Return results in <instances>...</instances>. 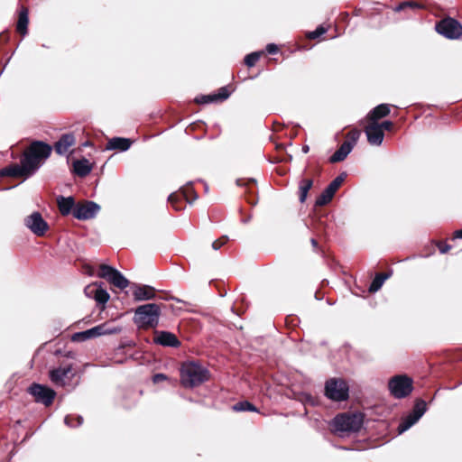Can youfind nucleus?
Returning a JSON list of instances; mask_svg holds the SVG:
<instances>
[{
    "label": "nucleus",
    "instance_id": "obj_1",
    "mask_svg": "<svg viewBox=\"0 0 462 462\" xmlns=\"http://www.w3.org/2000/svg\"><path fill=\"white\" fill-rule=\"evenodd\" d=\"M52 147L42 141H34L24 152L20 163L9 165L0 171L1 176L23 177L27 179L36 173L47 160Z\"/></svg>",
    "mask_w": 462,
    "mask_h": 462
},
{
    "label": "nucleus",
    "instance_id": "obj_2",
    "mask_svg": "<svg viewBox=\"0 0 462 462\" xmlns=\"http://www.w3.org/2000/svg\"><path fill=\"white\" fill-rule=\"evenodd\" d=\"M209 378L208 370L197 363H188L180 370V382L185 387L193 388L200 385Z\"/></svg>",
    "mask_w": 462,
    "mask_h": 462
},
{
    "label": "nucleus",
    "instance_id": "obj_3",
    "mask_svg": "<svg viewBox=\"0 0 462 462\" xmlns=\"http://www.w3.org/2000/svg\"><path fill=\"white\" fill-rule=\"evenodd\" d=\"M160 316V306L156 303H148L135 309L134 322L138 328H155L159 324Z\"/></svg>",
    "mask_w": 462,
    "mask_h": 462
},
{
    "label": "nucleus",
    "instance_id": "obj_4",
    "mask_svg": "<svg viewBox=\"0 0 462 462\" xmlns=\"http://www.w3.org/2000/svg\"><path fill=\"white\" fill-rule=\"evenodd\" d=\"M363 416L360 413H341L332 420L334 430L340 436L357 432L362 428Z\"/></svg>",
    "mask_w": 462,
    "mask_h": 462
},
{
    "label": "nucleus",
    "instance_id": "obj_5",
    "mask_svg": "<svg viewBox=\"0 0 462 462\" xmlns=\"http://www.w3.org/2000/svg\"><path fill=\"white\" fill-rule=\"evenodd\" d=\"M388 389L394 398L402 399L412 392L413 381L405 374H398L389 380Z\"/></svg>",
    "mask_w": 462,
    "mask_h": 462
},
{
    "label": "nucleus",
    "instance_id": "obj_6",
    "mask_svg": "<svg viewBox=\"0 0 462 462\" xmlns=\"http://www.w3.org/2000/svg\"><path fill=\"white\" fill-rule=\"evenodd\" d=\"M325 396L334 402L347 400L349 396L347 383L340 378H330L325 383Z\"/></svg>",
    "mask_w": 462,
    "mask_h": 462
},
{
    "label": "nucleus",
    "instance_id": "obj_7",
    "mask_svg": "<svg viewBox=\"0 0 462 462\" xmlns=\"http://www.w3.org/2000/svg\"><path fill=\"white\" fill-rule=\"evenodd\" d=\"M436 31L450 40H457L462 37V24L451 17L442 19L437 23Z\"/></svg>",
    "mask_w": 462,
    "mask_h": 462
},
{
    "label": "nucleus",
    "instance_id": "obj_8",
    "mask_svg": "<svg viewBox=\"0 0 462 462\" xmlns=\"http://www.w3.org/2000/svg\"><path fill=\"white\" fill-rule=\"evenodd\" d=\"M98 276L121 290L127 288L129 285V281L118 270L107 264L100 265Z\"/></svg>",
    "mask_w": 462,
    "mask_h": 462
},
{
    "label": "nucleus",
    "instance_id": "obj_9",
    "mask_svg": "<svg viewBox=\"0 0 462 462\" xmlns=\"http://www.w3.org/2000/svg\"><path fill=\"white\" fill-rule=\"evenodd\" d=\"M28 393L33 396L36 402L50 406L55 399L56 393L51 388L33 383L29 388Z\"/></svg>",
    "mask_w": 462,
    "mask_h": 462
},
{
    "label": "nucleus",
    "instance_id": "obj_10",
    "mask_svg": "<svg viewBox=\"0 0 462 462\" xmlns=\"http://www.w3.org/2000/svg\"><path fill=\"white\" fill-rule=\"evenodd\" d=\"M198 198L199 195L193 189V188L191 186H188L181 188L177 192L170 194L168 197V201L171 204L175 210H181L182 207L179 205L180 202L185 200L186 202L191 204L193 201L197 200Z\"/></svg>",
    "mask_w": 462,
    "mask_h": 462
},
{
    "label": "nucleus",
    "instance_id": "obj_11",
    "mask_svg": "<svg viewBox=\"0 0 462 462\" xmlns=\"http://www.w3.org/2000/svg\"><path fill=\"white\" fill-rule=\"evenodd\" d=\"M100 210V206L94 201H85L76 205L73 210V217L79 220L93 218Z\"/></svg>",
    "mask_w": 462,
    "mask_h": 462
},
{
    "label": "nucleus",
    "instance_id": "obj_12",
    "mask_svg": "<svg viewBox=\"0 0 462 462\" xmlns=\"http://www.w3.org/2000/svg\"><path fill=\"white\" fill-rule=\"evenodd\" d=\"M24 225L37 236H42L49 228L41 213L35 211L24 218Z\"/></svg>",
    "mask_w": 462,
    "mask_h": 462
},
{
    "label": "nucleus",
    "instance_id": "obj_13",
    "mask_svg": "<svg viewBox=\"0 0 462 462\" xmlns=\"http://www.w3.org/2000/svg\"><path fill=\"white\" fill-rule=\"evenodd\" d=\"M345 178V172L336 177L316 199V206H324L330 202Z\"/></svg>",
    "mask_w": 462,
    "mask_h": 462
},
{
    "label": "nucleus",
    "instance_id": "obj_14",
    "mask_svg": "<svg viewBox=\"0 0 462 462\" xmlns=\"http://www.w3.org/2000/svg\"><path fill=\"white\" fill-rule=\"evenodd\" d=\"M116 332V330H108L106 328L105 325L96 326L85 331L75 333L72 336V340L74 341H85L89 338L97 337L106 334H112Z\"/></svg>",
    "mask_w": 462,
    "mask_h": 462
},
{
    "label": "nucleus",
    "instance_id": "obj_15",
    "mask_svg": "<svg viewBox=\"0 0 462 462\" xmlns=\"http://www.w3.org/2000/svg\"><path fill=\"white\" fill-rule=\"evenodd\" d=\"M84 292L88 297L94 298L98 304H106L110 298L106 290L103 289L100 285L98 286L97 282L87 286Z\"/></svg>",
    "mask_w": 462,
    "mask_h": 462
},
{
    "label": "nucleus",
    "instance_id": "obj_16",
    "mask_svg": "<svg viewBox=\"0 0 462 462\" xmlns=\"http://www.w3.org/2000/svg\"><path fill=\"white\" fill-rule=\"evenodd\" d=\"M133 296L135 301L153 300L156 291L150 285L133 284Z\"/></svg>",
    "mask_w": 462,
    "mask_h": 462
},
{
    "label": "nucleus",
    "instance_id": "obj_17",
    "mask_svg": "<svg viewBox=\"0 0 462 462\" xmlns=\"http://www.w3.org/2000/svg\"><path fill=\"white\" fill-rule=\"evenodd\" d=\"M153 342L169 347H179L181 344L175 334L169 331H155Z\"/></svg>",
    "mask_w": 462,
    "mask_h": 462
},
{
    "label": "nucleus",
    "instance_id": "obj_18",
    "mask_svg": "<svg viewBox=\"0 0 462 462\" xmlns=\"http://www.w3.org/2000/svg\"><path fill=\"white\" fill-rule=\"evenodd\" d=\"M230 96V92L227 89V87L220 88L217 93L209 94V95H201L195 98L196 103L198 104H210L218 101H224L227 99Z\"/></svg>",
    "mask_w": 462,
    "mask_h": 462
},
{
    "label": "nucleus",
    "instance_id": "obj_19",
    "mask_svg": "<svg viewBox=\"0 0 462 462\" xmlns=\"http://www.w3.org/2000/svg\"><path fill=\"white\" fill-rule=\"evenodd\" d=\"M365 133L367 137V141L371 145L379 146L382 144L384 137V134L380 129L378 123H372L365 126Z\"/></svg>",
    "mask_w": 462,
    "mask_h": 462
},
{
    "label": "nucleus",
    "instance_id": "obj_20",
    "mask_svg": "<svg viewBox=\"0 0 462 462\" xmlns=\"http://www.w3.org/2000/svg\"><path fill=\"white\" fill-rule=\"evenodd\" d=\"M76 139L73 134H64L55 143L54 150L59 155H64L67 153L69 147L75 144Z\"/></svg>",
    "mask_w": 462,
    "mask_h": 462
},
{
    "label": "nucleus",
    "instance_id": "obj_21",
    "mask_svg": "<svg viewBox=\"0 0 462 462\" xmlns=\"http://www.w3.org/2000/svg\"><path fill=\"white\" fill-rule=\"evenodd\" d=\"M72 365L60 366L50 371V379L57 385L63 386L65 384L64 379L71 373Z\"/></svg>",
    "mask_w": 462,
    "mask_h": 462
},
{
    "label": "nucleus",
    "instance_id": "obj_22",
    "mask_svg": "<svg viewBox=\"0 0 462 462\" xmlns=\"http://www.w3.org/2000/svg\"><path fill=\"white\" fill-rule=\"evenodd\" d=\"M131 144L132 141L129 138L113 137L107 142L106 149L125 152L131 147Z\"/></svg>",
    "mask_w": 462,
    "mask_h": 462
},
{
    "label": "nucleus",
    "instance_id": "obj_23",
    "mask_svg": "<svg viewBox=\"0 0 462 462\" xmlns=\"http://www.w3.org/2000/svg\"><path fill=\"white\" fill-rule=\"evenodd\" d=\"M390 106L388 104H380L374 107L367 115V119L372 123H377V121L390 114Z\"/></svg>",
    "mask_w": 462,
    "mask_h": 462
},
{
    "label": "nucleus",
    "instance_id": "obj_24",
    "mask_svg": "<svg viewBox=\"0 0 462 462\" xmlns=\"http://www.w3.org/2000/svg\"><path fill=\"white\" fill-rule=\"evenodd\" d=\"M57 202L59 206V210L61 213V215H73V210L77 204H75L74 199L72 197L60 196L57 198Z\"/></svg>",
    "mask_w": 462,
    "mask_h": 462
},
{
    "label": "nucleus",
    "instance_id": "obj_25",
    "mask_svg": "<svg viewBox=\"0 0 462 462\" xmlns=\"http://www.w3.org/2000/svg\"><path fill=\"white\" fill-rule=\"evenodd\" d=\"M352 150L353 147L348 143L344 142L340 147L330 156L329 162L331 163H335L344 161L352 152Z\"/></svg>",
    "mask_w": 462,
    "mask_h": 462
},
{
    "label": "nucleus",
    "instance_id": "obj_26",
    "mask_svg": "<svg viewBox=\"0 0 462 462\" xmlns=\"http://www.w3.org/2000/svg\"><path fill=\"white\" fill-rule=\"evenodd\" d=\"M73 170L78 176L86 177L91 172L92 166L88 160L83 158L73 162Z\"/></svg>",
    "mask_w": 462,
    "mask_h": 462
},
{
    "label": "nucleus",
    "instance_id": "obj_27",
    "mask_svg": "<svg viewBox=\"0 0 462 462\" xmlns=\"http://www.w3.org/2000/svg\"><path fill=\"white\" fill-rule=\"evenodd\" d=\"M28 23H29L28 9L25 7H22V9L19 13V17H18V21H17V24H16V30L23 36H25L28 32Z\"/></svg>",
    "mask_w": 462,
    "mask_h": 462
},
{
    "label": "nucleus",
    "instance_id": "obj_28",
    "mask_svg": "<svg viewBox=\"0 0 462 462\" xmlns=\"http://www.w3.org/2000/svg\"><path fill=\"white\" fill-rule=\"evenodd\" d=\"M389 276L390 274L388 273H376L371 284L369 285V292L378 291L382 288L383 282L389 278Z\"/></svg>",
    "mask_w": 462,
    "mask_h": 462
},
{
    "label": "nucleus",
    "instance_id": "obj_29",
    "mask_svg": "<svg viewBox=\"0 0 462 462\" xmlns=\"http://www.w3.org/2000/svg\"><path fill=\"white\" fill-rule=\"evenodd\" d=\"M420 419L414 414L409 413L399 424L398 433L402 434L412 427Z\"/></svg>",
    "mask_w": 462,
    "mask_h": 462
},
{
    "label": "nucleus",
    "instance_id": "obj_30",
    "mask_svg": "<svg viewBox=\"0 0 462 462\" xmlns=\"http://www.w3.org/2000/svg\"><path fill=\"white\" fill-rule=\"evenodd\" d=\"M420 419L414 414L409 413L399 424L398 433L402 434L412 427Z\"/></svg>",
    "mask_w": 462,
    "mask_h": 462
},
{
    "label": "nucleus",
    "instance_id": "obj_31",
    "mask_svg": "<svg viewBox=\"0 0 462 462\" xmlns=\"http://www.w3.org/2000/svg\"><path fill=\"white\" fill-rule=\"evenodd\" d=\"M313 185V181L311 179H303L300 182L299 190H300V197L299 200L300 203H304L309 190L311 189Z\"/></svg>",
    "mask_w": 462,
    "mask_h": 462
},
{
    "label": "nucleus",
    "instance_id": "obj_32",
    "mask_svg": "<svg viewBox=\"0 0 462 462\" xmlns=\"http://www.w3.org/2000/svg\"><path fill=\"white\" fill-rule=\"evenodd\" d=\"M233 410L236 411H258L257 408L248 401H242L236 403L233 406Z\"/></svg>",
    "mask_w": 462,
    "mask_h": 462
},
{
    "label": "nucleus",
    "instance_id": "obj_33",
    "mask_svg": "<svg viewBox=\"0 0 462 462\" xmlns=\"http://www.w3.org/2000/svg\"><path fill=\"white\" fill-rule=\"evenodd\" d=\"M426 411H427L426 402L420 399V400L416 401L414 407L411 413L414 414V416H417L418 419H420L424 415Z\"/></svg>",
    "mask_w": 462,
    "mask_h": 462
},
{
    "label": "nucleus",
    "instance_id": "obj_34",
    "mask_svg": "<svg viewBox=\"0 0 462 462\" xmlns=\"http://www.w3.org/2000/svg\"><path fill=\"white\" fill-rule=\"evenodd\" d=\"M83 422V418L80 415H67L64 418V423L69 427L80 426Z\"/></svg>",
    "mask_w": 462,
    "mask_h": 462
},
{
    "label": "nucleus",
    "instance_id": "obj_35",
    "mask_svg": "<svg viewBox=\"0 0 462 462\" xmlns=\"http://www.w3.org/2000/svg\"><path fill=\"white\" fill-rule=\"evenodd\" d=\"M262 52L260 51H254L251 52L250 54H247L245 58V63L248 67H254L255 63L259 60L261 57Z\"/></svg>",
    "mask_w": 462,
    "mask_h": 462
},
{
    "label": "nucleus",
    "instance_id": "obj_36",
    "mask_svg": "<svg viewBox=\"0 0 462 462\" xmlns=\"http://www.w3.org/2000/svg\"><path fill=\"white\" fill-rule=\"evenodd\" d=\"M360 134H361V133L359 130L353 129L347 134V135H346L347 140L345 142L348 143L354 148V146L356 144V143L360 137Z\"/></svg>",
    "mask_w": 462,
    "mask_h": 462
},
{
    "label": "nucleus",
    "instance_id": "obj_37",
    "mask_svg": "<svg viewBox=\"0 0 462 462\" xmlns=\"http://www.w3.org/2000/svg\"><path fill=\"white\" fill-rule=\"evenodd\" d=\"M407 7H411V8H421L422 5L416 3V2H412V1H405V2H402L401 3L400 5H398L395 8H394V11L395 12H401L402 10H404L405 8Z\"/></svg>",
    "mask_w": 462,
    "mask_h": 462
},
{
    "label": "nucleus",
    "instance_id": "obj_38",
    "mask_svg": "<svg viewBox=\"0 0 462 462\" xmlns=\"http://www.w3.org/2000/svg\"><path fill=\"white\" fill-rule=\"evenodd\" d=\"M327 32V29L323 27L322 25H319L316 28V30L312 32H309L307 33V37L309 39L314 40L319 38V36L323 35Z\"/></svg>",
    "mask_w": 462,
    "mask_h": 462
},
{
    "label": "nucleus",
    "instance_id": "obj_39",
    "mask_svg": "<svg viewBox=\"0 0 462 462\" xmlns=\"http://www.w3.org/2000/svg\"><path fill=\"white\" fill-rule=\"evenodd\" d=\"M228 240V237L226 236L221 237L220 239H217L212 243V248L214 250H218L223 246Z\"/></svg>",
    "mask_w": 462,
    "mask_h": 462
},
{
    "label": "nucleus",
    "instance_id": "obj_40",
    "mask_svg": "<svg viewBox=\"0 0 462 462\" xmlns=\"http://www.w3.org/2000/svg\"><path fill=\"white\" fill-rule=\"evenodd\" d=\"M301 401L302 402H309L310 404H311L312 406L316 405L317 404V401L315 400V398L313 396H311V394L310 393H302V396H301Z\"/></svg>",
    "mask_w": 462,
    "mask_h": 462
},
{
    "label": "nucleus",
    "instance_id": "obj_41",
    "mask_svg": "<svg viewBox=\"0 0 462 462\" xmlns=\"http://www.w3.org/2000/svg\"><path fill=\"white\" fill-rule=\"evenodd\" d=\"M380 129L383 132V130L391 131L393 124L392 121H383V123L379 124Z\"/></svg>",
    "mask_w": 462,
    "mask_h": 462
},
{
    "label": "nucleus",
    "instance_id": "obj_42",
    "mask_svg": "<svg viewBox=\"0 0 462 462\" xmlns=\"http://www.w3.org/2000/svg\"><path fill=\"white\" fill-rule=\"evenodd\" d=\"M168 377L164 374H155L153 376H152V382L154 383H158L162 381H165L167 380Z\"/></svg>",
    "mask_w": 462,
    "mask_h": 462
},
{
    "label": "nucleus",
    "instance_id": "obj_43",
    "mask_svg": "<svg viewBox=\"0 0 462 462\" xmlns=\"http://www.w3.org/2000/svg\"><path fill=\"white\" fill-rule=\"evenodd\" d=\"M438 247H439L440 254H446L451 249V246L449 245L443 244V243H439L438 245Z\"/></svg>",
    "mask_w": 462,
    "mask_h": 462
},
{
    "label": "nucleus",
    "instance_id": "obj_44",
    "mask_svg": "<svg viewBox=\"0 0 462 462\" xmlns=\"http://www.w3.org/2000/svg\"><path fill=\"white\" fill-rule=\"evenodd\" d=\"M266 51L270 54H275L278 51V46L274 43H269L266 46Z\"/></svg>",
    "mask_w": 462,
    "mask_h": 462
},
{
    "label": "nucleus",
    "instance_id": "obj_45",
    "mask_svg": "<svg viewBox=\"0 0 462 462\" xmlns=\"http://www.w3.org/2000/svg\"><path fill=\"white\" fill-rule=\"evenodd\" d=\"M455 236H456V237H457V238H462V229L457 230V231L455 232Z\"/></svg>",
    "mask_w": 462,
    "mask_h": 462
},
{
    "label": "nucleus",
    "instance_id": "obj_46",
    "mask_svg": "<svg viewBox=\"0 0 462 462\" xmlns=\"http://www.w3.org/2000/svg\"><path fill=\"white\" fill-rule=\"evenodd\" d=\"M301 150H302L303 153H307L310 151V147H309V145L305 144V145L302 146Z\"/></svg>",
    "mask_w": 462,
    "mask_h": 462
},
{
    "label": "nucleus",
    "instance_id": "obj_47",
    "mask_svg": "<svg viewBox=\"0 0 462 462\" xmlns=\"http://www.w3.org/2000/svg\"><path fill=\"white\" fill-rule=\"evenodd\" d=\"M311 245H312L314 247H316V246L318 245V242H317V240H316V239H314V238H312V239H311Z\"/></svg>",
    "mask_w": 462,
    "mask_h": 462
},
{
    "label": "nucleus",
    "instance_id": "obj_48",
    "mask_svg": "<svg viewBox=\"0 0 462 462\" xmlns=\"http://www.w3.org/2000/svg\"><path fill=\"white\" fill-rule=\"evenodd\" d=\"M236 184H237L238 186H242V185H244V183L242 182V180H236Z\"/></svg>",
    "mask_w": 462,
    "mask_h": 462
},
{
    "label": "nucleus",
    "instance_id": "obj_49",
    "mask_svg": "<svg viewBox=\"0 0 462 462\" xmlns=\"http://www.w3.org/2000/svg\"><path fill=\"white\" fill-rule=\"evenodd\" d=\"M174 300L178 301V302H181L182 300H180V299H177V298H173Z\"/></svg>",
    "mask_w": 462,
    "mask_h": 462
},
{
    "label": "nucleus",
    "instance_id": "obj_50",
    "mask_svg": "<svg viewBox=\"0 0 462 462\" xmlns=\"http://www.w3.org/2000/svg\"><path fill=\"white\" fill-rule=\"evenodd\" d=\"M208 186L206 185V186H205V190H206V191H208Z\"/></svg>",
    "mask_w": 462,
    "mask_h": 462
}]
</instances>
